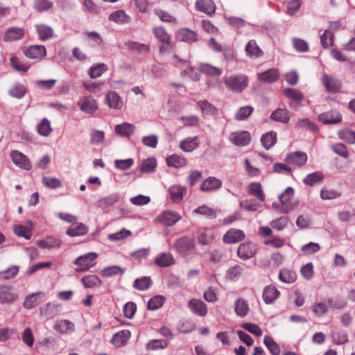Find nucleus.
Here are the masks:
<instances>
[{"label":"nucleus","instance_id":"obj_29","mask_svg":"<svg viewBox=\"0 0 355 355\" xmlns=\"http://www.w3.org/2000/svg\"><path fill=\"white\" fill-rule=\"evenodd\" d=\"M35 28L39 35V39L41 41H46L53 37V30L51 26L41 24L36 25Z\"/></svg>","mask_w":355,"mask_h":355},{"label":"nucleus","instance_id":"obj_18","mask_svg":"<svg viewBox=\"0 0 355 355\" xmlns=\"http://www.w3.org/2000/svg\"><path fill=\"white\" fill-rule=\"evenodd\" d=\"M213 231L208 228H200L196 232V238L201 245H209L214 239Z\"/></svg>","mask_w":355,"mask_h":355},{"label":"nucleus","instance_id":"obj_56","mask_svg":"<svg viewBox=\"0 0 355 355\" xmlns=\"http://www.w3.org/2000/svg\"><path fill=\"white\" fill-rule=\"evenodd\" d=\"M19 272L17 266H12L8 268L0 271V280L6 281L13 279Z\"/></svg>","mask_w":355,"mask_h":355},{"label":"nucleus","instance_id":"obj_51","mask_svg":"<svg viewBox=\"0 0 355 355\" xmlns=\"http://www.w3.org/2000/svg\"><path fill=\"white\" fill-rule=\"evenodd\" d=\"M197 104L205 114L211 116H216L218 114V110L208 101H200Z\"/></svg>","mask_w":355,"mask_h":355},{"label":"nucleus","instance_id":"obj_50","mask_svg":"<svg viewBox=\"0 0 355 355\" xmlns=\"http://www.w3.org/2000/svg\"><path fill=\"white\" fill-rule=\"evenodd\" d=\"M37 245L42 248H59L61 245V241L55 238L48 237L44 240L38 241Z\"/></svg>","mask_w":355,"mask_h":355},{"label":"nucleus","instance_id":"obj_55","mask_svg":"<svg viewBox=\"0 0 355 355\" xmlns=\"http://www.w3.org/2000/svg\"><path fill=\"white\" fill-rule=\"evenodd\" d=\"M152 285V281L149 277H142L135 279L133 284L135 288L139 291H145L148 289Z\"/></svg>","mask_w":355,"mask_h":355},{"label":"nucleus","instance_id":"obj_43","mask_svg":"<svg viewBox=\"0 0 355 355\" xmlns=\"http://www.w3.org/2000/svg\"><path fill=\"white\" fill-rule=\"evenodd\" d=\"M263 343L272 355L280 354V347L271 336H265Z\"/></svg>","mask_w":355,"mask_h":355},{"label":"nucleus","instance_id":"obj_27","mask_svg":"<svg viewBox=\"0 0 355 355\" xmlns=\"http://www.w3.org/2000/svg\"><path fill=\"white\" fill-rule=\"evenodd\" d=\"M155 263L159 267L166 268L173 265L175 260L171 253L163 252L155 257Z\"/></svg>","mask_w":355,"mask_h":355},{"label":"nucleus","instance_id":"obj_44","mask_svg":"<svg viewBox=\"0 0 355 355\" xmlns=\"http://www.w3.org/2000/svg\"><path fill=\"white\" fill-rule=\"evenodd\" d=\"M245 51L248 56L251 58H259L262 55V51L253 40L248 42L245 46Z\"/></svg>","mask_w":355,"mask_h":355},{"label":"nucleus","instance_id":"obj_15","mask_svg":"<svg viewBox=\"0 0 355 355\" xmlns=\"http://www.w3.org/2000/svg\"><path fill=\"white\" fill-rule=\"evenodd\" d=\"M60 312V305L52 302H48L40 308L41 315L44 316L46 320L53 318L58 315Z\"/></svg>","mask_w":355,"mask_h":355},{"label":"nucleus","instance_id":"obj_14","mask_svg":"<svg viewBox=\"0 0 355 355\" xmlns=\"http://www.w3.org/2000/svg\"><path fill=\"white\" fill-rule=\"evenodd\" d=\"M180 219L181 216L176 211L168 210L163 211L157 216V220L166 226H172Z\"/></svg>","mask_w":355,"mask_h":355},{"label":"nucleus","instance_id":"obj_58","mask_svg":"<svg viewBox=\"0 0 355 355\" xmlns=\"http://www.w3.org/2000/svg\"><path fill=\"white\" fill-rule=\"evenodd\" d=\"M194 214H200L210 218H214L216 216V212L213 209L207 205L200 206L193 211Z\"/></svg>","mask_w":355,"mask_h":355},{"label":"nucleus","instance_id":"obj_42","mask_svg":"<svg viewBox=\"0 0 355 355\" xmlns=\"http://www.w3.org/2000/svg\"><path fill=\"white\" fill-rule=\"evenodd\" d=\"M107 70V66L104 63H99L92 65L89 71L88 74L91 78H96L102 76Z\"/></svg>","mask_w":355,"mask_h":355},{"label":"nucleus","instance_id":"obj_36","mask_svg":"<svg viewBox=\"0 0 355 355\" xmlns=\"http://www.w3.org/2000/svg\"><path fill=\"white\" fill-rule=\"evenodd\" d=\"M234 311L238 316L245 317L249 311V305L247 301L242 298L237 299L234 304Z\"/></svg>","mask_w":355,"mask_h":355},{"label":"nucleus","instance_id":"obj_5","mask_svg":"<svg viewBox=\"0 0 355 355\" xmlns=\"http://www.w3.org/2000/svg\"><path fill=\"white\" fill-rule=\"evenodd\" d=\"M24 33L23 28L9 27L2 33V40L5 42H10L21 40L24 36Z\"/></svg>","mask_w":355,"mask_h":355},{"label":"nucleus","instance_id":"obj_57","mask_svg":"<svg viewBox=\"0 0 355 355\" xmlns=\"http://www.w3.org/2000/svg\"><path fill=\"white\" fill-rule=\"evenodd\" d=\"M31 223L30 227L24 226L22 225H16L14 227V232L17 236L24 237L26 239H30L31 237Z\"/></svg>","mask_w":355,"mask_h":355},{"label":"nucleus","instance_id":"obj_39","mask_svg":"<svg viewBox=\"0 0 355 355\" xmlns=\"http://www.w3.org/2000/svg\"><path fill=\"white\" fill-rule=\"evenodd\" d=\"M178 37L181 41L190 43L197 40V34L188 28H182L178 31Z\"/></svg>","mask_w":355,"mask_h":355},{"label":"nucleus","instance_id":"obj_35","mask_svg":"<svg viewBox=\"0 0 355 355\" xmlns=\"http://www.w3.org/2000/svg\"><path fill=\"white\" fill-rule=\"evenodd\" d=\"M318 119L324 124H335L341 121L342 116L339 114L334 115L332 112L322 113L318 116Z\"/></svg>","mask_w":355,"mask_h":355},{"label":"nucleus","instance_id":"obj_10","mask_svg":"<svg viewBox=\"0 0 355 355\" xmlns=\"http://www.w3.org/2000/svg\"><path fill=\"white\" fill-rule=\"evenodd\" d=\"M187 306L195 315L205 317L207 314V306L202 300L193 298L188 301Z\"/></svg>","mask_w":355,"mask_h":355},{"label":"nucleus","instance_id":"obj_8","mask_svg":"<svg viewBox=\"0 0 355 355\" xmlns=\"http://www.w3.org/2000/svg\"><path fill=\"white\" fill-rule=\"evenodd\" d=\"M230 141L237 146H246L251 141V135L248 131H238L230 133Z\"/></svg>","mask_w":355,"mask_h":355},{"label":"nucleus","instance_id":"obj_3","mask_svg":"<svg viewBox=\"0 0 355 355\" xmlns=\"http://www.w3.org/2000/svg\"><path fill=\"white\" fill-rule=\"evenodd\" d=\"M321 80L322 85L327 92L330 94H336L340 91L342 83L335 76L324 73Z\"/></svg>","mask_w":355,"mask_h":355},{"label":"nucleus","instance_id":"obj_47","mask_svg":"<svg viewBox=\"0 0 355 355\" xmlns=\"http://www.w3.org/2000/svg\"><path fill=\"white\" fill-rule=\"evenodd\" d=\"M125 270L119 266H112L103 268L101 271V275L104 277H111L116 275H121Z\"/></svg>","mask_w":355,"mask_h":355},{"label":"nucleus","instance_id":"obj_64","mask_svg":"<svg viewBox=\"0 0 355 355\" xmlns=\"http://www.w3.org/2000/svg\"><path fill=\"white\" fill-rule=\"evenodd\" d=\"M157 166V162L155 158H148L143 161L141 166V171L144 173L153 172Z\"/></svg>","mask_w":355,"mask_h":355},{"label":"nucleus","instance_id":"obj_7","mask_svg":"<svg viewBox=\"0 0 355 355\" xmlns=\"http://www.w3.org/2000/svg\"><path fill=\"white\" fill-rule=\"evenodd\" d=\"M24 55L30 58L41 60L46 55V50L43 45H32L24 49Z\"/></svg>","mask_w":355,"mask_h":355},{"label":"nucleus","instance_id":"obj_49","mask_svg":"<svg viewBox=\"0 0 355 355\" xmlns=\"http://www.w3.org/2000/svg\"><path fill=\"white\" fill-rule=\"evenodd\" d=\"M279 279L281 282L291 284L293 283L297 279V275L295 272L288 270L283 269L281 270L279 274Z\"/></svg>","mask_w":355,"mask_h":355},{"label":"nucleus","instance_id":"obj_62","mask_svg":"<svg viewBox=\"0 0 355 355\" xmlns=\"http://www.w3.org/2000/svg\"><path fill=\"white\" fill-rule=\"evenodd\" d=\"M131 234L132 232L130 230L123 228L119 232L108 234L107 238L110 241H118L129 237Z\"/></svg>","mask_w":355,"mask_h":355},{"label":"nucleus","instance_id":"obj_63","mask_svg":"<svg viewBox=\"0 0 355 355\" xmlns=\"http://www.w3.org/2000/svg\"><path fill=\"white\" fill-rule=\"evenodd\" d=\"M296 127L298 128H306L313 132L318 131V128L315 123L310 121L308 118H302L298 119Z\"/></svg>","mask_w":355,"mask_h":355},{"label":"nucleus","instance_id":"obj_21","mask_svg":"<svg viewBox=\"0 0 355 355\" xmlns=\"http://www.w3.org/2000/svg\"><path fill=\"white\" fill-rule=\"evenodd\" d=\"M245 237V234L242 230L231 229L223 236V241L225 243H235L241 241Z\"/></svg>","mask_w":355,"mask_h":355},{"label":"nucleus","instance_id":"obj_4","mask_svg":"<svg viewBox=\"0 0 355 355\" xmlns=\"http://www.w3.org/2000/svg\"><path fill=\"white\" fill-rule=\"evenodd\" d=\"M19 298L14 288L8 285H0V304H12Z\"/></svg>","mask_w":355,"mask_h":355},{"label":"nucleus","instance_id":"obj_48","mask_svg":"<svg viewBox=\"0 0 355 355\" xmlns=\"http://www.w3.org/2000/svg\"><path fill=\"white\" fill-rule=\"evenodd\" d=\"M283 94L288 98L297 103L302 101L304 98V94L300 90L293 88L284 89Z\"/></svg>","mask_w":355,"mask_h":355},{"label":"nucleus","instance_id":"obj_37","mask_svg":"<svg viewBox=\"0 0 355 355\" xmlns=\"http://www.w3.org/2000/svg\"><path fill=\"white\" fill-rule=\"evenodd\" d=\"M166 163L169 166L181 168L187 164V160L180 155H172L166 158Z\"/></svg>","mask_w":355,"mask_h":355},{"label":"nucleus","instance_id":"obj_38","mask_svg":"<svg viewBox=\"0 0 355 355\" xmlns=\"http://www.w3.org/2000/svg\"><path fill=\"white\" fill-rule=\"evenodd\" d=\"M88 227L83 223H78L76 227H70L66 232V234L71 237L80 236L87 234Z\"/></svg>","mask_w":355,"mask_h":355},{"label":"nucleus","instance_id":"obj_34","mask_svg":"<svg viewBox=\"0 0 355 355\" xmlns=\"http://www.w3.org/2000/svg\"><path fill=\"white\" fill-rule=\"evenodd\" d=\"M81 282L85 288H92L100 287L102 284L101 279L96 275H90L84 276Z\"/></svg>","mask_w":355,"mask_h":355},{"label":"nucleus","instance_id":"obj_20","mask_svg":"<svg viewBox=\"0 0 355 355\" xmlns=\"http://www.w3.org/2000/svg\"><path fill=\"white\" fill-rule=\"evenodd\" d=\"M286 161L288 164L301 166L306 162L307 155L304 153L294 152L287 155Z\"/></svg>","mask_w":355,"mask_h":355},{"label":"nucleus","instance_id":"obj_13","mask_svg":"<svg viewBox=\"0 0 355 355\" xmlns=\"http://www.w3.org/2000/svg\"><path fill=\"white\" fill-rule=\"evenodd\" d=\"M279 71L276 68H271L266 71L257 73V79L259 81L271 84L277 81L279 78Z\"/></svg>","mask_w":355,"mask_h":355},{"label":"nucleus","instance_id":"obj_2","mask_svg":"<svg viewBox=\"0 0 355 355\" xmlns=\"http://www.w3.org/2000/svg\"><path fill=\"white\" fill-rule=\"evenodd\" d=\"M173 248L178 254L187 255L195 250L196 245L191 239L182 236L174 242Z\"/></svg>","mask_w":355,"mask_h":355},{"label":"nucleus","instance_id":"obj_61","mask_svg":"<svg viewBox=\"0 0 355 355\" xmlns=\"http://www.w3.org/2000/svg\"><path fill=\"white\" fill-rule=\"evenodd\" d=\"M119 196L117 193H112L107 197L101 198L98 200V206L101 207H107L119 201Z\"/></svg>","mask_w":355,"mask_h":355},{"label":"nucleus","instance_id":"obj_32","mask_svg":"<svg viewBox=\"0 0 355 355\" xmlns=\"http://www.w3.org/2000/svg\"><path fill=\"white\" fill-rule=\"evenodd\" d=\"M324 180V175L321 171H315L307 175L303 180L306 185L313 187L321 183Z\"/></svg>","mask_w":355,"mask_h":355},{"label":"nucleus","instance_id":"obj_22","mask_svg":"<svg viewBox=\"0 0 355 355\" xmlns=\"http://www.w3.org/2000/svg\"><path fill=\"white\" fill-rule=\"evenodd\" d=\"M44 294L42 292H36L28 295L23 303V306L26 309H32L42 302V297Z\"/></svg>","mask_w":355,"mask_h":355},{"label":"nucleus","instance_id":"obj_45","mask_svg":"<svg viewBox=\"0 0 355 355\" xmlns=\"http://www.w3.org/2000/svg\"><path fill=\"white\" fill-rule=\"evenodd\" d=\"M128 49L134 52L146 55L149 51V46L147 44L139 43L137 42H128L125 43Z\"/></svg>","mask_w":355,"mask_h":355},{"label":"nucleus","instance_id":"obj_26","mask_svg":"<svg viewBox=\"0 0 355 355\" xmlns=\"http://www.w3.org/2000/svg\"><path fill=\"white\" fill-rule=\"evenodd\" d=\"M279 295V291L275 286H266L263 291V300L266 304H272Z\"/></svg>","mask_w":355,"mask_h":355},{"label":"nucleus","instance_id":"obj_17","mask_svg":"<svg viewBox=\"0 0 355 355\" xmlns=\"http://www.w3.org/2000/svg\"><path fill=\"white\" fill-rule=\"evenodd\" d=\"M97 258V254L94 252H89L85 255H82L76 258L73 263L79 266L87 268V270L95 265L94 261Z\"/></svg>","mask_w":355,"mask_h":355},{"label":"nucleus","instance_id":"obj_41","mask_svg":"<svg viewBox=\"0 0 355 355\" xmlns=\"http://www.w3.org/2000/svg\"><path fill=\"white\" fill-rule=\"evenodd\" d=\"M261 141L263 146L268 150L277 142V134L275 132H269L262 135Z\"/></svg>","mask_w":355,"mask_h":355},{"label":"nucleus","instance_id":"obj_19","mask_svg":"<svg viewBox=\"0 0 355 355\" xmlns=\"http://www.w3.org/2000/svg\"><path fill=\"white\" fill-rule=\"evenodd\" d=\"M130 336V331L128 329H123L114 334L111 342L115 347H120L127 343Z\"/></svg>","mask_w":355,"mask_h":355},{"label":"nucleus","instance_id":"obj_28","mask_svg":"<svg viewBox=\"0 0 355 355\" xmlns=\"http://www.w3.org/2000/svg\"><path fill=\"white\" fill-rule=\"evenodd\" d=\"M199 146L198 137H189L180 143V148L184 152H191Z\"/></svg>","mask_w":355,"mask_h":355},{"label":"nucleus","instance_id":"obj_60","mask_svg":"<svg viewBox=\"0 0 355 355\" xmlns=\"http://www.w3.org/2000/svg\"><path fill=\"white\" fill-rule=\"evenodd\" d=\"M253 107L250 105H246L240 107L235 114V119L237 121H243L248 119L253 112Z\"/></svg>","mask_w":355,"mask_h":355},{"label":"nucleus","instance_id":"obj_16","mask_svg":"<svg viewBox=\"0 0 355 355\" xmlns=\"http://www.w3.org/2000/svg\"><path fill=\"white\" fill-rule=\"evenodd\" d=\"M221 187V180L215 177H209L201 183L200 190L204 192H214Z\"/></svg>","mask_w":355,"mask_h":355},{"label":"nucleus","instance_id":"obj_9","mask_svg":"<svg viewBox=\"0 0 355 355\" xmlns=\"http://www.w3.org/2000/svg\"><path fill=\"white\" fill-rule=\"evenodd\" d=\"M10 157L13 163L19 168L28 171L31 168L30 159L22 153L15 150L11 151Z\"/></svg>","mask_w":355,"mask_h":355},{"label":"nucleus","instance_id":"obj_23","mask_svg":"<svg viewBox=\"0 0 355 355\" xmlns=\"http://www.w3.org/2000/svg\"><path fill=\"white\" fill-rule=\"evenodd\" d=\"M54 329L63 334H70L75 330V324L69 320H61L56 322Z\"/></svg>","mask_w":355,"mask_h":355},{"label":"nucleus","instance_id":"obj_12","mask_svg":"<svg viewBox=\"0 0 355 355\" xmlns=\"http://www.w3.org/2000/svg\"><path fill=\"white\" fill-rule=\"evenodd\" d=\"M294 196L293 188L288 187L286 189L284 192L279 196V199L282 204L280 211L282 213H288L293 209V207L288 204L290 200Z\"/></svg>","mask_w":355,"mask_h":355},{"label":"nucleus","instance_id":"obj_33","mask_svg":"<svg viewBox=\"0 0 355 355\" xmlns=\"http://www.w3.org/2000/svg\"><path fill=\"white\" fill-rule=\"evenodd\" d=\"M271 119L283 123H288L290 120L289 112L286 109H277L270 115Z\"/></svg>","mask_w":355,"mask_h":355},{"label":"nucleus","instance_id":"obj_11","mask_svg":"<svg viewBox=\"0 0 355 355\" xmlns=\"http://www.w3.org/2000/svg\"><path fill=\"white\" fill-rule=\"evenodd\" d=\"M257 252L256 245L250 242L241 243L237 250V254L239 258L247 260L252 257Z\"/></svg>","mask_w":355,"mask_h":355},{"label":"nucleus","instance_id":"obj_59","mask_svg":"<svg viewBox=\"0 0 355 355\" xmlns=\"http://www.w3.org/2000/svg\"><path fill=\"white\" fill-rule=\"evenodd\" d=\"M37 130L40 135L44 137L49 136L52 131L50 121L46 118L43 119L37 125Z\"/></svg>","mask_w":355,"mask_h":355},{"label":"nucleus","instance_id":"obj_24","mask_svg":"<svg viewBox=\"0 0 355 355\" xmlns=\"http://www.w3.org/2000/svg\"><path fill=\"white\" fill-rule=\"evenodd\" d=\"M196 8L208 15L214 14L216 10L215 4L211 0H198L196 3Z\"/></svg>","mask_w":355,"mask_h":355},{"label":"nucleus","instance_id":"obj_31","mask_svg":"<svg viewBox=\"0 0 355 355\" xmlns=\"http://www.w3.org/2000/svg\"><path fill=\"white\" fill-rule=\"evenodd\" d=\"M170 196L173 202H180L187 193V189L180 185H173L169 188Z\"/></svg>","mask_w":355,"mask_h":355},{"label":"nucleus","instance_id":"obj_25","mask_svg":"<svg viewBox=\"0 0 355 355\" xmlns=\"http://www.w3.org/2000/svg\"><path fill=\"white\" fill-rule=\"evenodd\" d=\"M105 102L111 108L121 109L123 107V102L119 95L113 91L109 92L105 98Z\"/></svg>","mask_w":355,"mask_h":355},{"label":"nucleus","instance_id":"obj_6","mask_svg":"<svg viewBox=\"0 0 355 355\" xmlns=\"http://www.w3.org/2000/svg\"><path fill=\"white\" fill-rule=\"evenodd\" d=\"M77 105L82 112L89 114H93L98 108L96 100L91 96L80 98Z\"/></svg>","mask_w":355,"mask_h":355},{"label":"nucleus","instance_id":"obj_30","mask_svg":"<svg viewBox=\"0 0 355 355\" xmlns=\"http://www.w3.org/2000/svg\"><path fill=\"white\" fill-rule=\"evenodd\" d=\"M135 130V126L129 123H123L115 126V132L125 137H130Z\"/></svg>","mask_w":355,"mask_h":355},{"label":"nucleus","instance_id":"obj_40","mask_svg":"<svg viewBox=\"0 0 355 355\" xmlns=\"http://www.w3.org/2000/svg\"><path fill=\"white\" fill-rule=\"evenodd\" d=\"M199 69L202 73L211 76H219L222 73V70L220 68L207 63H201L199 65Z\"/></svg>","mask_w":355,"mask_h":355},{"label":"nucleus","instance_id":"obj_52","mask_svg":"<svg viewBox=\"0 0 355 355\" xmlns=\"http://www.w3.org/2000/svg\"><path fill=\"white\" fill-rule=\"evenodd\" d=\"M109 19L116 23L123 24L130 21V17L123 10H120L110 14Z\"/></svg>","mask_w":355,"mask_h":355},{"label":"nucleus","instance_id":"obj_46","mask_svg":"<svg viewBox=\"0 0 355 355\" xmlns=\"http://www.w3.org/2000/svg\"><path fill=\"white\" fill-rule=\"evenodd\" d=\"M248 192L250 194L255 196L260 201L265 200V196L261 189V185L259 182L250 183L248 186Z\"/></svg>","mask_w":355,"mask_h":355},{"label":"nucleus","instance_id":"obj_53","mask_svg":"<svg viewBox=\"0 0 355 355\" xmlns=\"http://www.w3.org/2000/svg\"><path fill=\"white\" fill-rule=\"evenodd\" d=\"M26 93V88L20 83H16L11 87L8 91V94L13 98H21Z\"/></svg>","mask_w":355,"mask_h":355},{"label":"nucleus","instance_id":"obj_54","mask_svg":"<svg viewBox=\"0 0 355 355\" xmlns=\"http://www.w3.org/2000/svg\"><path fill=\"white\" fill-rule=\"evenodd\" d=\"M153 31L156 38L159 40L160 42L166 44H169L171 37L163 27H155Z\"/></svg>","mask_w":355,"mask_h":355},{"label":"nucleus","instance_id":"obj_1","mask_svg":"<svg viewBox=\"0 0 355 355\" xmlns=\"http://www.w3.org/2000/svg\"><path fill=\"white\" fill-rule=\"evenodd\" d=\"M224 83L230 91L239 93L248 87V78L244 74H234L225 77Z\"/></svg>","mask_w":355,"mask_h":355}]
</instances>
